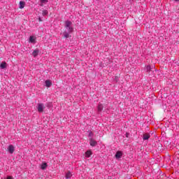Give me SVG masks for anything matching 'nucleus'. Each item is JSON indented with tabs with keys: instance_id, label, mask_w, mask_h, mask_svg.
Masks as SVG:
<instances>
[{
	"instance_id": "obj_1",
	"label": "nucleus",
	"mask_w": 179,
	"mask_h": 179,
	"mask_svg": "<svg viewBox=\"0 0 179 179\" xmlns=\"http://www.w3.org/2000/svg\"><path fill=\"white\" fill-rule=\"evenodd\" d=\"M73 31V27H72V22L66 21L64 30L63 31V37L64 38H69L71 36L69 35Z\"/></svg>"
},
{
	"instance_id": "obj_2",
	"label": "nucleus",
	"mask_w": 179,
	"mask_h": 179,
	"mask_svg": "<svg viewBox=\"0 0 179 179\" xmlns=\"http://www.w3.org/2000/svg\"><path fill=\"white\" fill-rule=\"evenodd\" d=\"M45 108V106H44V103H38L37 109L38 113H43Z\"/></svg>"
},
{
	"instance_id": "obj_3",
	"label": "nucleus",
	"mask_w": 179,
	"mask_h": 179,
	"mask_svg": "<svg viewBox=\"0 0 179 179\" xmlns=\"http://www.w3.org/2000/svg\"><path fill=\"white\" fill-rule=\"evenodd\" d=\"M7 149L9 153H10L11 155L13 153V152H15V146H13V145H8Z\"/></svg>"
},
{
	"instance_id": "obj_4",
	"label": "nucleus",
	"mask_w": 179,
	"mask_h": 179,
	"mask_svg": "<svg viewBox=\"0 0 179 179\" xmlns=\"http://www.w3.org/2000/svg\"><path fill=\"white\" fill-rule=\"evenodd\" d=\"M90 146H96V145H97V141H94L93 138H90Z\"/></svg>"
},
{
	"instance_id": "obj_5",
	"label": "nucleus",
	"mask_w": 179,
	"mask_h": 179,
	"mask_svg": "<svg viewBox=\"0 0 179 179\" xmlns=\"http://www.w3.org/2000/svg\"><path fill=\"white\" fill-rule=\"evenodd\" d=\"M149 138H150V134L145 133L143 135V141H148V139H149Z\"/></svg>"
},
{
	"instance_id": "obj_6",
	"label": "nucleus",
	"mask_w": 179,
	"mask_h": 179,
	"mask_svg": "<svg viewBox=\"0 0 179 179\" xmlns=\"http://www.w3.org/2000/svg\"><path fill=\"white\" fill-rule=\"evenodd\" d=\"M116 159H121L122 157V152L121 151H117L115 154Z\"/></svg>"
},
{
	"instance_id": "obj_7",
	"label": "nucleus",
	"mask_w": 179,
	"mask_h": 179,
	"mask_svg": "<svg viewBox=\"0 0 179 179\" xmlns=\"http://www.w3.org/2000/svg\"><path fill=\"white\" fill-rule=\"evenodd\" d=\"M51 85H52V83H51V81L50 80H48L45 81L46 87H50Z\"/></svg>"
},
{
	"instance_id": "obj_8",
	"label": "nucleus",
	"mask_w": 179,
	"mask_h": 179,
	"mask_svg": "<svg viewBox=\"0 0 179 179\" xmlns=\"http://www.w3.org/2000/svg\"><path fill=\"white\" fill-rule=\"evenodd\" d=\"M26 3L24 1H20V9H23Z\"/></svg>"
},
{
	"instance_id": "obj_9",
	"label": "nucleus",
	"mask_w": 179,
	"mask_h": 179,
	"mask_svg": "<svg viewBox=\"0 0 179 179\" xmlns=\"http://www.w3.org/2000/svg\"><path fill=\"white\" fill-rule=\"evenodd\" d=\"M0 68L5 69V68H6V62H3L0 65Z\"/></svg>"
},
{
	"instance_id": "obj_10",
	"label": "nucleus",
	"mask_w": 179,
	"mask_h": 179,
	"mask_svg": "<svg viewBox=\"0 0 179 179\" xmlns=\"http://www.w3.org/2000/svg\"><path fill=\"white\" fill-rule=\"evenodd\" d=\"M35 41H36V37L34 36L29 37V43H35Z\"/></svg>"
},
{
	"instance_id": "obj_11",
	"label": "nucleus",
	"mask_w": 179,
	"mask_h": 179,
	"mask_svg": "<svg viewBox=\"0 0 179 179\" xmlns=\"http://www.w3.org/2000/svg\"><path fill=\"white\" fill-rule=\"evenodd\" d=\"M85 156H86V157H90V156H92V151L87 150V151L85 152Z\"/></svg>"
},
{
	"instance_id": "obj_12",
	"label": "nucleus",
	"mask_w": 179,
	"mask_h": 179,
	"mask_svg": "<svg viewBox=\"0 0 179 179\" xmlns=\"http://www.w3.org/2000/svg\"><path fill=\"white\" fill-rule=\"evenodd\" d=\"M32 55L36 57H37V55H38V50H34L33 53H32Z\"/></svg>"
},
{
	"instance_id": "obj_13",
	"label": "nucleus",
	"mask_w": 179,
	"mask_h": 179,
	"mask_svg": "<svg viewBox=\"0 0 179 179\" xmlns=\"http://www.w3.org/2000/svg\"><path fill=\"white\" fill-rule=\"evenodd\" d=\"M41 169L42 170H45V169H47V163L42 164L41 166Z\"/></svg>"
},
{
	"instance_id": "obj_14",
	"label": "nucleus",
	"mask_w": 179,
	"mask_h": 179,
	"mask_svg": "<svg viewBox=\"0 0 179 179\" xmlns=\"http://www.w3.org/2000/svg\"><path fill=\"white\" fill-rule=\"evenodd\" d=\"M43 16H47L48 15V11L47 10H44L42 11Z\"/></svg>"
},
{
	"instance_id": "obj_15",
	"label": "nucleus",
	"mask_w": 179,
	"mask_h": 179,
	"mask_svg": "<svg viewBox=\"0 0 179 179\" xmlns=\"http://www.w3.org/2000/svg\"><path fill=\"white\" fill-rule=\"evenodd\" d=\"M71 177H72V173H71V172H68L66 174V178H71Z\"/></svg>"
},
{
	"instance_id": "obj_16",
	"label": "nucleus",
	"mask_w": 179,
	"mask_h": 179,
	"mask_svg": "<svg viewBox=\"0 0 179 179\" xmlns=\"http://www.w3.org/2000/svg\"><path fill=\"white\" fill-rule=\"evenodd\" d=\"M101 110H103V105L102 104H99L98 106V111H101Z\"/></svg>"
},
{
	"instance_id": "obj_17",
	"label": "nucleus",
	"mask_w": 179,
	"mask_h": 179,
	"mask_svg": "<svg viewBox=\"0 0 179 179\" xmlns=\"http://www.w3.org/2000/svg\"><path fill=\"white\" fill-rule=\"evenodd\" d=\"M146 71L147 72H150V71H152V67H150V66H147Z\"/></svg>"
},
{
	"instance_id": "obj_18",
	"label": "nucleus",
	"mask_w": 179,
	"mask_h": 179,
	"mask_svg": "<svg viewBox=\"0 0 179 179\" xmlns=\"http://www.w3.org/2000/svg\"><path fill=\"white\" fill-rule=\"evenodd\" d=\"M48 2V0H41V3H47Z\"/></svg>"
},
{
	"instance_id": "obj_19",
	"label": "nucleus",
	"mask_w": 179,
	"mask_h": 179,
	"mask_svg": "<svg viewBox=\"0 0 179 179\" xmlns=\"http://www.w3.org/2000/svg\"><path fill=\"white\" fill-rule=\"evenodd\" d=\"M6 179H13L11 176H8Z\"/></svg>"
},
{
	"instance_id": "obj_20",
	"label": "nucleus",
	"mask_w": 179,
	"mask_h": 179,
	"mask_svg": "<svg viewBox=\"0 0 179 179\" xmlns=\"http://www.w3.org/2000/svg\"><path fill=\"white\" fill-rule=\"evenodd\" d=\"M126 136H127V138H128V133L126 134Z\"/></svg>"
},
{
	"instance_id": "obj_21",
	"label": "nucleus",
	"mask_w": 179,
	"mask_h": 179,
	"mask_svg": "<svg viewBox=\"0 0 179 179\" xmlns=\"http://www.w3.org/2000/svg\"><path fill=\"white\" fill-rule=\"evenodd\" d=\"M176 1V2H178L179 1V0H175Z\"/></svg>"
},
{
	"instance_id": "obj_22",
	"label": "nucleus",
	"mask_w": 179,
	"mask_h": 179,
	"mask_svg": "<svg viewBox=\"0 0 179 179\" xmlns=\"http://www.w3.org/2000/svg\"><path fill=\"white\" fill-rule=\"evenodd\" d=\"M39 20L41 21V18H39Z\"/></svg>"
}]
</instances>
